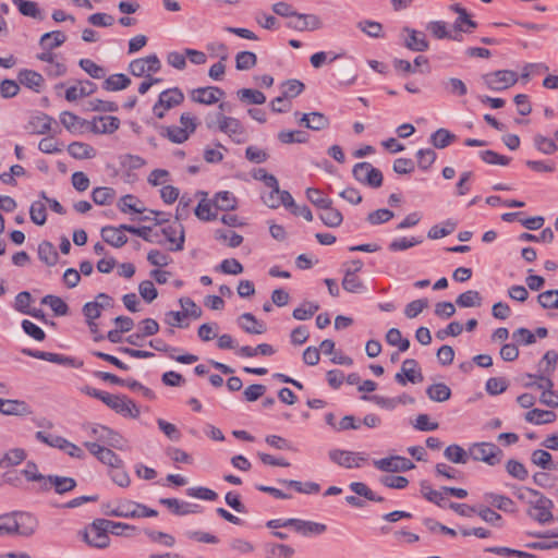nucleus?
Wrapping results in <instances>:
<instances>
[{
  "instance_id": "c03bdc74",
  "label": "nucleus",
  "mask_w": 558,
  "mask_h": 558,
  "mask_svg": "<svg viewBox=\"0 0 558 558\" xmlns=\"http://www.w3.org/2000/svg\"><path fill=\"white\" fill-rule=\"evenodd\" d=\"M41 304L48 305L56 316H65L69 313L68 304L57 295L48 294L44 296Z\"/></svg>"
},
{
  "instance_id": "412c9836",
  "label": "nucleus",
  "mask_w": 558,
  "mask_h": 558,
  "mask_svg": "<svg viewBox=\"0 0 558 558\" xmlns=\"http://www.w3.org/2000/svg\"><path fill=\"white\" fill-rule=\"evenodd\" d=\"M121 228L124 229L126 232H130L142 238L146 242L158 245L165 244V241L161 239V234L159 232H153V229L150 227H134L131 225H121Z\"/></svg>"
},
{
  "instance_id": "6ab92c4d",
  "label": "nucleus",
  "mask_w": 558,
  "mask_h": 558,
  "mask_svg": "<svg viewBox=\"0 0 558 558\" xmlns=\"http://www.w3.org/2000/svg\"><path fill=\"white\" fill-rule=\"evenodd\" d=\"M124 229L119 227L106 226L101 228L102 240L113 247H122L128 242V236L124 234Z\"/></svg>"
},
{
  "instance_id": "9b49d317",
  "label": "nucleus",
  "mask_w": 558,
  "mask_h": 558,
  "mask_svg": "<svg viewBox=\"0 0 558 558\" xmlns=\"http://www.w3.org/2000/svg\"><path fill=\"white\" fill-rule=\"evenodd\" d=\"M395 379L398 384L405 386L408 381L412 384L422 383L424 377L417 361L407 359L403 361L400 372L396 374Z\"/></svg>"
},
{
  "instance_id": "bf43d9fd",
  "label": "nucleus",
  "mask_w": 558,
  "mask_h": 558,
  "mask_svg": "<svg viewBox=\"0 0 558 558\" xmlns=\"http://www.w3.org/2000/svg\"><path fill=\"white\" fill-rule=\"evenodd\" d=\"M475 513L482 520H484L485 522H487L494 526H498V527L502 526V517L498 512L490 509L489 507H485V506L476 507Z\"/></svg>"
},
{
  "instance_id": "8fccbe9b",
  "label": "nucleus",
  "mask_w": 558,
  "mask_h": 558,
  "mask_svg": "<svg viewBox=\"0 0 558 558\" xmlns=\"http://www.w3.org/2000/svg\"><path fill=\"white\" fill-rule=\"evenodd\" d=\"M456 228L457 222L451 219H448L441 226H433L429 229L427 236L432 240H437L451 234L456 230Z\"/></svg>"
},
{
  "instance_id": "ddd939ff",
  "label": "nucleus",
  "mask_w": 558,
  "mask_h": 558,
  "mask_svg": "<svg viewBox=\"0 0 558 558\" xmlns=\"http://www.w3.org/2000/svg\"><path fill=\"white\" fill-rule=\"evenodd\" d=\"M225 95L220 87L207 86L193 89L190 97L194 102L210 106L218 102Z\"/></svg>"
},
{
  "instance_id": "49530a36",
  "label": "nucleus",
  "mask_w": 558,
  "mask_h": 558,
  "mask_svg": "<svg viewBox=\"0 0 558 558\" xmlns=\"http://www.w3.org/2000/svg\"><path fill=\"white\" fill-rule=\"evenodd\" d=\"M444 456L451 462L465 464L470 458L469 450L465 451L459 445H450L445 449Z\"/></svg>"
},
{
  "instance_id": "f03ea898",
  "label": "nucleus",
  "mask_w": 558,
  "mask_h": 558,
  "mask_svg": "<svg viewBox=\"0 0 558 558\" xmlns=\"http://www.w3.org/2000/svg\"><path fill=\"white\" fill-rule=\"evenodd\" d=\"M205 123L208 130H218L238 144L245 141L244 126L233 117H228L222 112L208 113L205 117Z\"/></svg>"
},
{
  "instance_id": "20e7f679",
  "label": "nucleus",
  "mask_w": 558,
  "mask_h": 558,
  "mask_svg": "<svg viewBox=\"0 0 558 558\" xmlns=\"http://www.w3.org/2000/svg\"><path fill=\"white\" fill-rule=\"evenodd\" d=\"M470 458L475 461H482L488 465H496L500 463L504 452L495 444L492 442H477L469 448Z\"/></svg>"
},
{
  "instance_id": "0e129e2a",
  "label": "nucleus",
  "mask_w": 558,
  "mask_h": 558,
  "mask_svg": "<svg viewBox=\"0 0 558 558\" xmlns=\"http://www.w3.org/2000/svg\"><path fill=\"white\" fill-rule=\"evenodd\" d=\"M306 197L314 206L319 209L332 205V201L328 197H324L322 191L315 187H308L306 190Z\"/></svg>"
},
{
  "instance_id": "7ed1b4c3",
  "label": "nucleus",
  "mask_w": 558,
  "mask_h": 558,
  "mask_svg": "<svg viewBox=\"0 0 558 558\" xmlns=\"http://www.w3.org/2000/svg\"><path fill=\"white\" fill-rule=\"evenodd\" d=\"M525 493H529L530 496L533 497V499L527 500L530 506L527 514L541 524L553 521L554 517L551 510L554 502L536 489L526 488Z\"/></svg>"
},
{
  "instance_id": "13d9d810",
  "label": "nucleus",
  "mask_w": 558,
  "mask_h": 558,
  "mask_svg": "<svg viewBox=\"0 0 558 558\" xmlns=\"http://www.w3.org/2000/svg\"><path fill=\"white\" fill-rule=\"evenodd\" d=\"M257 57L252 51H241L235 56V68L239 71H247L255 66Z\"/></svg>"
},
{
  "instance_id": "a18cd8bd",
  "label": "nucleus",
  "mask_w": 558,
  "mask_h": 558,
  "mask_svg": "<svg viewBox=\"0 0 558 558\" xmlns=\"http://www.w3.org/2000/svg\"><path fill=\"white\" fill-rule=\"evenodd\" d=\"M456 138V135L450 131L446 129H438L430 135V143L434 147L442 149L449 146Z\"/></svg>"
},
{
  "instance_id": "e2e57ef3",
  "label": "nucleus",
  "mask_w": 558,
  "mask_h": 558,
  "mask_svg": "<svg viewBox=\"0 0 558 558\" xmlns=\"http://www.w3.org/2000/svg\"><path fill=\"white\" fill-rule=\"evenodd\" d=\"M278 138L283 144L292 143H305L308 140V135L304 131H281L278 134Z\"/></svg>"
},
{
  "instance_id": "f257e3e1",
  "label": "nucleus",
  "mask_w": 558,
  "mask_h": 558,
  "mask_svg": "<svg viewBox=\"0 0 558 558\" xmlns=\"http://www.w3.org/2000/svg\"><path fill=\"white\" fill-rule=\"evenodd\" d=\"M110 527H123L135 530V526L123 522H114L107 519H95L83 532L84 542L94 548L105 549L110 545L108 535Z\"/></svg>"
},
{
  "instance_id": "a19ab883",
  "label": "nucleus",
  "mask_w": 558,
  "mask_h": 558,
  "mask_svg": "<svg viewBox=\"0 0 558 558\" xmlns=\"http://www.w3.org/2000/svg\"><path fill=\"white\" fill-rule=\"evenodd\" d=\"M26 458V452L24 449L14 448L5 452L0 458V468L5 469L10 466H14L20 464Z\"/></svg>"
},
{
  "instance_id": "4be33fe9",
  "label": "nucleus",
  "mask_w": 558,
  "mask_h": 558,
  "mask_svg": "<svg viewBox=\"0 0 558 558\" xmlns=\"http://www.w3.org/2000/svg\"><path fill=\"white\" fill-rule=\"evenodd\" d=\"M20 84L39 93L44 86L45 80L43 75L33 70H22L17 75Z\"/></svg>"
},
{
  "instance_id": "b1692460",
  "label": "nucleus",
  "mask_w": 558,
  "mask_h": 558,
  "mask_svg": "<svg viewBox=\"0 0 558 558\" xmlns=\"http://www.w3.org/2000/svg\"><path fill=\"white\" fill-rule=\"evenodd\" d=\"M409 34V37L405 40V47L412 51H426L428 49V41L426 40V36L422 32H417L410 27H404L403 29Z\"/></svg>"
},
{
  "instance_id": "c85d7f7f",
  "label": "nucleus",
  "mask_w": 558,
  "mask_h": 558,
  "mask_svg": "<svg viewBox=\"0 0 558 558\" xmlns=\"http://www.w3.org/2000/svg\"><path fill=\"white\" fill-rule=\"evenodd\" d=\"M213 204L219 210H234L238 207V199L231 192L221 191L214 196Z\"/></svg>"
},
{
  "instance_id": "cd10ccee",
  "label": "nucleus",
  "mask_w": 558,
  "mask_h": 558,
  "mask_svg": "<svg viewBox=\"0 0 558 558\" xmlns=\"http://www.w3.org/2000/svg\"><path fill=\"white\" fill-rule=\"evenodd\" d=\"M66 40V36L61 31H53L49 33H45L39 39V46L44 50H53L54 48L60 47Z\"/></svg>"
},
{
  "instance_id": "864d4df0",
  "label": "nucleus",
  "mask_w": 558,
  "mask_h": 558,
  "mask_svg": "<svg viewBox=\"0 0 558 558\" xmlns=\"http://www.w3.org/2000/svg\"><path fill=\"white\" fill-rule=\"evenodd\" d=\"M116 192L112 187L99 186L93 190L92 198L97 205H109L112 203Z\"/></svg>"
},
{
  "instance_id": "5fc2aeb1",
  "label": "nucleus",
  "mask_w": 558,
  "mask_h": 558,
  "mask_svg": "<svg viewBox=\"0 0 558 558\" xmlns=\"http://www.w3.org/2000/svg\"><path fill=\"white\" fill-rule=\"evenodd\" d=\"M236 95L241 101L247 104L263 105L266 101V96L257 89L242 88Z\"/></svg>"
},
{
  "instance_id": "72a5a7b5",
  "label": "nucleus",
  "mask_w": 558,
  "mask_h": 558,
  "mask_svg": "<svg viewBox=\"0 0 558 558\" xmlns=\"http://www.w3.org/2000/svg\"><path fill=\"white\" fill-rule=\"evenodd\" d=\"M484 499L492 506L505 512H512L514 510V502L507 496L495 493H486L484 495Z\"/></svg>"
},
{
  "instance_id": "4468645a",
  "label": "nucleus",
  "mask_w": 558,
  "mask_h": 558,
  "mask_svg": "<svg viewBox=\"0 0 558 558\" xmlns=\"http://www.w3.org/2000/svg\"><path fill=\"white\" fill-rule=\"evenodd\" d=\"M43 490L53 488L59 495L73 490L76 487V481L69 476L48 475L45 485L40 486Z\"/></svg>"
},
{
  "instance_id": "79ce46f5",
  "label": "nucleus",
  "mask_w": 558,
  "mask_h": 558,
  "mask_svg": "<svg viewBox=\"0 0 558 558\" xmlns=\"http://www.w3.org/2000/svg\"><path fill=\"white\" fill-rule=\"evenodd\" d=\"M12 2L17 7L21 14L37 20L44 19V15L36 2L28 0H12Z\"/></svg>"
},
{
  "instance_id": "f704fd0d",
  "label": "nucleus",
  "mask_w": 558,
  "mask_h": 558,
  "mask_svg": "<svg viewBox=\"0 0 558 558\" xmlns=\"http://www.w3.org/2000/svg\"><path fill=\"white\" fill-rule=\"evenodd\" d=\"M341 284L350 293H362L365 291L363 281L351 269L345 270Z\"/></svg>"
},
{
  "instance_id": "6e6552de",
  "label": "nucleus",
  "mask_w": 558,
  "mask_h": 558,
  "mask_svg": "<svg viewBox=\"0 0 558 558\" xmlns=\"http://www.w3.org/2000/svg\"><path fill=\"white\" fill-rule=\"evenodd\" d=\"M328 456L333 463L347 469L361 468L367 461V456L364 452L342 449H332Z\"/></svg>"
},
{
  "instance_id": "680f3d73",
  "label": "nucleus",
  "mask_w": 558,
  "mask_h": 558,
  "mask_svg": "<svg viewBox=\"0 0 558 558\" xmlns=\"http://www.w3.org/2000/svg\"><path fill=\"white\" fill-rule=\"evenodd\" d=\"M215 239L218 241L227 242L230 247H238L243 242L242 235L234 231H227L221 229L215 231Z\"/></svg>"
},
{
  "instance_id": "ea45409f",
  "label": "nucleus",
  "mask_w": 558,
  "mask_h": 558,
  "mask_svg": "<svg viewBox=\"0 0 558 558\" xmlns=\"http://www.w3.org/2000/svg\"><path fill=\"white\" fill-rule=\"evenodd\" d=\"M323 210L324 211L319 215V218L325 226L329 228H337L342 223V214L337 208H333L332 205L324 207Z\"/></svg>"
},
{
  "instance_id": "2eb2a0df",
  "label": "nucleus",
  "mask_w": 558,
  "mask_h": 558,
  "mask_svg": "<svg viewBox=\"0 0 558 558\" xmlns=\"http://www.w3.org/2000/svg\"><path fill=\"white\" fill-rule=\"evenodd\" d=\"M161 239L166 242L174 244L171 251H182L184 247V228L181 223L168 226L158 231Z\"/></svg>"
},
{
  "instance_id": "a211bd4d",
  "label": "nucleus",
  "mask_w": 558,
  "mask_h": 558,
  "mask_svg": "<svg viewBox=\"0 0 558 558\" xmlns=\"http://www.w3.org/2000/svg\"><path fill=\"white\" fill-rule=\"evenodd\" d=\"M0 413L3 415H28L32 413L29 405L23 400L0 398Z\"/></svg>"
},
{
  "instance_id": "4d7b16f0",
  "label": "nucleus",
  "mask_w": 558,
  "mask_h": 558,
  "mask_svg": "<svg viewBox=\"0 0 558 558\" xmlns=\"http://www.w3.org/2000/svg\"><path fill=\"white\" fill-rule=\"evenodd\" d=\"M142 504L132 500H120V518H141Z\"/></svg>"
},
{
  "instance_id": "052dcab7",
  "label": "nucleus",
  "mask_w": 558,
  "mask_h": 558,
  "mask_svg": "<svg viewBox=\"0 0 558 558\" xmlns=\"http://www.w3.org/2000/svg\"><path fill=\"white\" fill-rule=\"evenodd\" d=\"M319 305L314 302H304L299 307L294 308L292 316L298 320L310 319L317 311Z\"/></svg>"
},
{
  "instance_id": "39448f33",
  "label": "nucleus",
  "mask_w": 558,
  "mask_h": 558,
  "mask_svg": "<svg viewBox=\"0 0 558 558\" xmlns=\"http://www.w3.org/2000/svg\"><path fill=\"white\" fill-rule=\"evenodd\" d=\"M102 402L122 416H129L132 418H137L140 416L141 412L136 403L124 395H111L107 392L105 398H102Z\"/></svg>"
},
{
  "instance_id": "4c0bfd02",
  "label": "nucleus",
  "mask_w": 558,
  "mask_h": 558,
  "mask_svg": "<svg viewBox=\"0 0 558 558\" xmlns=\"http://www.w3.org/2000/svg\"><path fill=\"white\" fill-rule=\"evenodd\" d=\"M38 257L46 265L53 266L57 264L59 255L50 242L44 241L38 246Z\"/></svg>"
},
{
  "instance_id": "603ef678",
  "label": "nucleus",
  "mask_w": 558,
  "mask_h": 558,
  "mask_svg": "<svg viewBox=\"0 0 558 558\" xmlns=\"http://www.w3.org/2000/svg\"><path fill=\"white\" fill-rule=\"evenodd\" d=\"M534 146L535 148L545 154V155H553L558 150V146L556 142L549 137H546L542 134H536L533 137Z\"/></svg>"
},
{
  "instance_id": "0eeeda50",
  "label": "nucleus",
  "mask_w": 558,
  "mask_h": 558,
  "mask_svg": "<svg viewBox=\"0 0 558 558\" xmlns=\"http://www.w3.org/2000/svg\"><path fill=\"white\" fill-rule=\"evenodd\" d=\"M352 174L356 181L373 189L380 187L383 184L381 171L366 161L356 163L352 169Z\"/></svg>"
},
{
  "instance_id": "7c9ffc66",
  "label": "nucleus",
  "mask_w": 558,
  "mask_h": 558,
  "mask_svg": "<svg viewBox=\"0 0 558 558\" xmlns=\"http://www.w3.org/2000/svg\"><path fill=\"white\" fill-rule=\"evenodd\" d=\"M278 483L292 487L295 492L300 494H317L320 490V485L315 482H305L302 483L300 481L294 480H278Z\"/></svg>"
},
{
  "instance_id": "c756f323",
  "label": "nucleus",
  "mask_w": 558,
  "mask_h": 558,
  "mask_svg": "<svg viewBox=\"0 0 558 558\" xmlns=\"http://www.w3.org/2000/svg\"><path fill=\"white\" fill-rule=\"evenodd\" d=\"M525 421L532 424L542 425L555 422L556 413L553 411L533 409L525 414Z\"/></svg>"
},
{
  "instance_id": "9d476101",
  "label": "nucleus",
  "mask_w": 558,
  "mask_h": 558,
  "mask_svg": "<svg viewBox=\"0 0 558 558\" xmlns=\"http://www.w3.org/2000/svg\"><path fill=\"white\" fill-rule=\"evenodd\" d=\"M373 463L377 470L390 473L405 472L415 468L410 459L401 456H391L374 460Z\"/></svg>"
},
{
  "instance_id": "3c124183",
  "label": "nucleus",
  "mask_w": 558,
  "mask_h": 558,
  "mask_svg": "<svg viewBox=\"0 0 558 558\" xmlns=\"http://www.w3.org/2000/svg\"><path fill=\"white\" fill-rule=\"evenodd\" d=\"M456 303L460 307H477L482 304V296L480 292L474 290H469L463 293H461L457 300Z\"/></svg>"
},
{
  "instance_id": "2f4dec72",
  "label": "nucleus",
  "mask_w": 558,
  "mask_h": 558,
  "mask_svg": "<svg viewBox=\"0 0 558 558\" xmlns=\"http://www.w3.org/2000/svg\"><path fill=\"white\" fill-rule=\"evenodd\" d=\"M69 154L75 159H90L96 156V150L89 144L73 142L68 146Z\"/></svg>"
},
{
  "instance_id": "58836bf2",
  "label": "nucleus",
  "mask_w": 558,
  "mask_h": 558,
  "mask_svg": "<svg viewBox=\"0 0 558 558\" xmlns=\"http://www.w3.org/2000/svg\"><path fill=\"white\" fill-rule=\"evenodd\" d=\"M426 395L435 402H444L451 397V389L442 383L434 384L427 387Z\"/></svg>"
},
{
  "instance_id": "338daca9",
  "label": "nucleus",
  "mask_w": 558,
  "mask_h": 558,
  "mask_svg": "<svg viewBox=\"0 0 558 558\" xmlns=\"http://www.w3.org/2000/svg\"><path fill=\"white\" fill-rule=\"evenodd\" d=\"M557 362L558 353L554 350H549L544 354L542 361L538 364L539 371L544 374L549 375L555 371Z\"/></svg>"
},
{
  "instance_id": "aec40b11",
  "label": "nucleus",
  "mask_w": 558,
  "mask_h": 558,
  "mask_svg": "<svg viewBox=\"0 0 558 558\" xmlns=\"http://www.w3.org/2000/svg\"><path fill=\"white\" fill-rule=\"evenodd\" d=\"M289 523L292 524V527L295 530V532L302 534L303 536L319 535L327 530V526L323 523L305 521L301 519H290Z\"/></svg>"
},
{
  "instance_id": "69168bd1",
  "label": "nucleus",
  "mask_w": 558,
  "mask_h": 558,
  "mask_svg": "<svg viewBox=\"0 0 558 558\" xmlns=\"http://www.w3.org/2000/svg\"><path fill=\"white\" fill-rule=\"evenodd\" d=\"M16 521L14 512L0 515V536L16 534Z\"/></svg>"
},
{
  "instance_id": "e433bc0d",
  "label": "nucleus",
  "mask_w": 558,
  "mask_h": 558,
  "mask_svg": "<svg viewBox=\"0 0 558 558\" xmlns=\"http://www.w3.org/2000/svg\"><path fill=\"white\" fill-rule=\"evenodd\" d=\"M161 505L167 506L170 508L175 514L184 515L189 513L196 512V505H191L189 502L180 504L178 499L175 498H161L159 500Z\"/></svg>"
},
{
  "instance_id": "5701e85b",
  "label": "nucleus",
  "mask_w": 558,
  "mask_h": 558,
  "mask_svg": "<svg viewBox=\"0 0 558 558\" xmlns=\"http://www.w3.org/2000/svg\"><path fill=\"white\" fill-rule=\"evenodd\" d=\"M238 322L240 327L251 335H262L267 330L265 323L257 320L251 313H243L239 316Z\"/></svg>"
},
{
  "instance_id": "f3484780",
  "label": "nucleus",
  "mask_w": 558,
  "mask_h": 558,
  "mask_svg": "<svg viewBox=\"0 0 558 558\" xmlns=\"http://www.w3.org/2000/svg\"><path fill=\"white\" fill-rule=\"evenodd\" d=\"M97 300H105L106 303H98V301L87 302L83 306V314L86 317V322H93L100 317L101 311L112 305V298L106 293H99L96 296Z\"/></svg>"
},
{
  "instance_id": "393cba45",
  "label": "nucleus",
  "mask_w": 558,
  "mask_h": 558,
  "mask_svg": "<svg viewBox=\"0 0 558 558\" xmlns=\"http://www.w3.org/2000/svg\"><path fill=\"white\" fill-rule=\"evenodd\" d=\"M531 462L543 470L558 471V462L554 461L551 454L543 449L532 452Z\"/></svg>"
},
{
  "instance_id": "f8f14e48",
  "label": "nucleus",
  "mask_w": 558,
  "mask_h": 558,
  "mask_svg": "<svg viewBox=\"0 0 558 558\" xmlns=\"http://www.w3.org/2000/svg\"><path fill=\"white\" fill-rule=\"evenodd\" d=\"M95 134H112L120 126V120L113 116L94 117L92 121H83Z\"/></svg>"
},
{
  "instance_id": "a878e982",
  "label": "nucleus",
  "mask_w": 558,
  "mask_h": 558,
  "mask_svg": "<svg viewBox=\"0 0 558 558\" xmlns=\"http://www.w3.org/2000/svg\"><path fill=\"white\" fill-rule=\"evenodd\" d=\"M183 100L184 95L182 90L178 87L163 90L158 98L159 105L163 106L166 110L179 106Z\"/></svg>"
},
{
  "instance_id": "423d86ee",
  "label": "nucleus",
  "mask_w": 558,
  "mask_h": 558,
  "mask_svg": "<svg viewBox=\"0 0 558 558\" xmlns=\"http://www.w3.org/2000/svg\"><path fill=\"white\" fill-rule=\"evenodd\" d=\"M487 88L499 92L513 86L518 82V74L510 70H498L482 75Z\"/></svg>"
},
{
  "instance_id": "de8ad7c7",
  "label": "nucleus",
  "mask_w": 558,
  "mask_h": 558,
  "mask_svg": "<svg viewBox=\"0 0 558 558\" xmlns=\"http://www.w3.org/2000/svg\"><path fill=\"white\" fill-rule=\"evenodd\" d=\"M349 488L357 496L364 497L369 501L383 502L384 497L376 495L365 483L352 482Z\"/></svg>"
},
{
  "instance_id": "774afa93",
  "label": "nucleus",
  "mask_w": 558,
  "mask_h": 558,
  "mask_svg": "<svg viewBox=\"0 0 558 558\" xmlns=\"http://www.w3.org/2000/svg\"><path fill=\"white\" fill-rule=\"evenodd\" d=\"M537 301L544 308L558 310V290H547L539 293Z\"/></svg>"
},
{
  "instance_id": "bb28decb",
  "label": "nucleus",
  "mask_w": 558,
  "mask_h": 558,
  "mask_svg": "<svg viewBox=\"0 0 558 558\" xmlns=\"http://www.w3.org/2000/svg\"><path fill=\"white\" fill-rule=\"evenodd\" d=\"M53 119L46 113L32 117L28 122V130L32 134H46L50 131Z\"/></svg>"
},
{
  "instance_id": "dca6fc26",
  "label": "nucleus",
  "mask_w": 558,
  "mask_h": 558,
  "mask_svg": "<svg viewBox=\"0 0 558 558\" xmlns=\"http://www.w3.org/2000/svg\"><path fill=\"white\" fill-rule=\"evenodd\" d=\"M14 514L17 525L16 535L32 536L38 526L37 519L32 513L24 511H14Z\"/></svg>"
},
{
  "instance_id": "6e6d98bb",
  "label": "nucleus",
  "mask_w": 558,
  "mask_h": 558,
  "mask_svg": "<svg viewBox=\"0 0 558 558\" xmlns=\"http://www.w3.org/2000/svg\"><path fill=\"white\" fill-rule=\"evenodd\" d=\"M421 494L424 498H426L428 501L437 505L438 507H444L445 497L442 492H438L432 488L429 483L427 481L421 482Z\"/></svg>"
},
{
  "instance_id": "1a4fd4ad",
  "label": "nucleus",
  "mask_w": 558,
  "mask_h": 558,
  "mask_svg": "<svg viewBox=\"0 0 558 558\" xmlns=\"http://www.w3.org/2000/svg\"><path fill=\"white\" fill-rule=\"evenodd\" d=\"M160 69L161 62L156 54L135 59L129 64V72L136 77H147L151 73L159 72Z\"/></svg>"
},
{
  "instance_id": "c9c22d12",
  "label": "nucleus",
  "mask_w": 558,
  "mask_h": 558,
  "mask_svg": "<svg viewBox=\"0 0 558 558\" xmlns=\"http://www.w3.org/2000/svg\"><path fill=\"white\" fill-rule=\"evenodd\" d=\"M191 133L181 126L172 125V126H162L160 131V135L167 137L169 141L175 144L184 143Z\"/></svg>"
},
{
  "instance_id": "473e14b6",
  "label": "nucleus",
  "mask_w": 558,
  "mask_h": 558,
  "mask_svg": "<svg viewBox=\"0 0 558 558\" xmlns=\"http://www.w3.org/2000/svg\"><path fill=\"white\" fill-rule=\"evenodd\" d=\"M131 80L122 73L112 74L102 83V88L109 92L125 89L130 86Z\"/></svg>"
},
{
  "instance_id": "09e8293b",
  "label": "nucleus",
  "mask_w": 558,
  "mask_h": 558,
  "mask_svg": "<svg viewBox=\"0 0 558 558\" xmlns=\"http://www.w3.org/2000/svg\"><path fill=\"white\" fill-rule=\"evenodd\" d=\"M349 488L357 496L364 497L369 501L383 502L384 497L376 495L365 483L352 482Z\"/></svg>"
},
{
  "instance_id": "37998d69",
  "label": "nucleus",
  "mask_w": 558,
  "mask_h": 558,
  "mask_svg": "<svg viewBox=\"0 0 558 558\" xmlns=\"http://www.w3.org/2000/svg\"><path fill=\"white\" fill-rule=\"evenodd\" d=\"M294 549L286 544L271 543L266 545V558H291Z\"/></svg>"
}]
</instances>
